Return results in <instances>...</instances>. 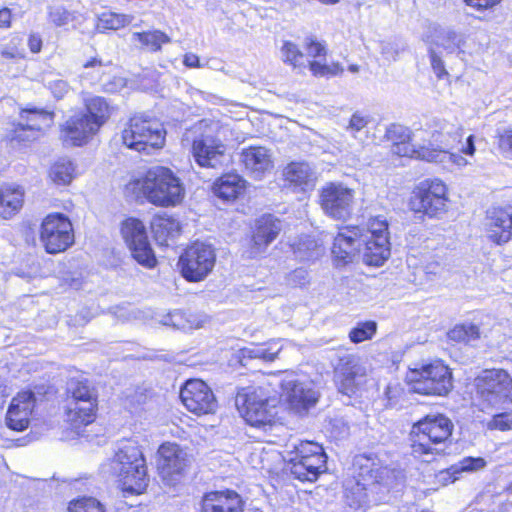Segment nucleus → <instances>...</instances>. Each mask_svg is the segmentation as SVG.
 <instances>
[{"label": "nucleus", "mask_w": 512, "mask_h": 512, "mask_svg": "<svg viewBox=\"0 0 512 512\" xmlns=\"http://www.w3.org/2000/svg\"><path fill=\"white\" fill-rule=\"evenodd\" d=\"M381 53L389 61L396 60L398 56V50L391 43H384L381 47Z\"/></svg>", "instance_id": "obj_64"}, {"label": "nucleus", "mask_w": 512, "mask_h": 512, "mask_svg": "<svg viewBox=\"0 0 512 512\" xmlns=\"http://www.w3.org/2000/svg\"><path fill=\"white\" fill-rule=\"evenodd\" d=\"M216 261L213 247L203 242L190 245L180 256L178 265L182 276L191 282L205 279L212 271Z\"/></svg>", "instance_id": "obj_11"}, {"label": "nucleus", "mask_w": 512, "mask_h": 512, "mask_svg": "<svg viewBox=\"0 0 512 512\" xmlns=\"http://www.w3.org/2000/svg\"><path fill=\"white\" fill-rule=\"evenodd\" d=\"M306 50L308 56L313 58L321 57L326 54L325 46L314 39H307Z\"/></svg>", "instance_id": "obj_59"}, {"label": "nucleus", "mask_w": 512, "mask_h": 512, "mask_svg": "<svg viewBox=\"0 0 512 512\" xmlns=\"http://www.w3.org/2000/svg\"><path fill=\"white\" fill-rule=\"evenodd\" d=\"M70 398L67 404V422L80 434V428L95 419L97 396L95 390L86 381H71L68 387Z\"/></svg>", "instance_id": "obj_8"}, {"label": "nucleus", "mask_w": 512, "mask_h": 512, "mask_svg": "<svg viewBox=\"0 0 512 512\" xmlns=\"http://www.w3.org/2000/svg\"><path fill=\"white\" fill-rule=\"evenodd\" d=\"M121 233L137 263L148 269L154 268L157 259L142 221L136 218L126 219L122 223Z\"/></svg>", "instance_id": "obj_16"}, {"label": "nucleus", "mask_w": 512, "mask_h": 512, "mask_svg": "<svg viewBox=\"0 0 512 512\" xmlns=\"http://www.w3.org/2000/svg\"><path fill=\"white\" fill-rule=\"evenodd\" d=\"M180 398L187 410L196 415L214 413L218 406L210 387L199 379L188 380L180 391Z\"/></svg>", "instance_id": "obj_18"}, {"label": "nucleus", "mask_w": 512, "mask_h": 512, "mask_svg": "<svg viewBox=\"0 0 512 512\" xmlns=\"http://www.w3.org/2000/svg\"><path fill=\"white\" fill-rule=\"evenodd\" d=\"M295 253L302 261L313 260L320 254L316 242L310 239H307L305 242L298 243Z\"/></svg>", "instance_id": "obj_52"}, {"label": "nucleus", "mask_w": 512, "mask_h": 512, "mask_svg": "<svg viewBox=\"0 0 512 512\" xmlns=\"http://www.w3.org/2000/svg\"><path fill=\"white\" fill-rule=\"evenodd\" d=\"M85 106L87 117L91 121L97 122V127L100 128L110 116V107L107 101L99 96H94L86 99Z\"/></svg>", "instance_id": "obj_39"}, {"label": "nucleus", "mask_w": 512, "mask_h": 512, "mask_svg": "<svg viewBox=\"0 0 512 512\" xmlns=\"http://www.w3.org/2000/svg\"><path fill=\"white\" fill-rule=\"evenodd\" d=\"M457 148H459L463 154L473 156L476 150L474 145V136H468L466 142L464 144H459Z\"/></svg>", "instance_id": "obj_63"}, {"label": "nucleus", "mask_w": 512, "mask_h": 512, "mask_svg": "<svg viewBox=\"0 0 512 512\" xmlns=\"http://www.w3.org/2000/svg\"><path fill=\"white\" fill-rule=\"evenodd\" d=\"M489 429H498L500 431H507L512 429V414L501 413L495 415L488 423Z\"/></svg>", "instance_id": "obj_53"}, {"label": "nucleus", "mask_w": 512, "mask_h": 512, "mask_svg": "<svg viewBox=\"0 0 512 512\" xmlns=\"http://www.w3.org/2000/svg\"><path fill=\"white\" fill-rule=\"evenodd\" d=\"M370 473V477L373 479L370 485V492L382 494V496L375 499V502L379 503L390 502L391 496L389 494L391 490L398 492L405 479L402 470L387 466L371 468Z\"/></svg>", "instance_id": "obj_22"}, {"label": "nucleus", "mask_w": 512, "mask_h": 512, "mask_svg": "<svg viewBox=\"0 0 512 512\" xmlns=\"http://www.w3.org/2000/svg\"><path fill=\"white\" fill-rule=\"evenodd\" d=\"M47 87L57 99L63 98L70 90L69 84L63 79L49 80Z\"/></svg>", "instance_id": "obj_54"}, {"label": "nucleus", "mask_w": 512, "mask_h": 512, "mask_svg": "<svg viewBox=\"0 0 512 512\" xmlns=\"http://www.w3.org/2000/svg\"><path fill=\"white\" fill-rule=\"evenodd\" d=\"M189 312L176 310L169 315V321L172 326L180 330H191V325L187 324Z\"/></svg>", "instance_id": "obj_57"}, {"label": "nucleus", "mask_w": 512, "mask_h": 512, "mask_svg": "<svg viewBox=\"0 0 512 512\" xmlns=\"http://www.w3.org/2000/svg\"><path fill=\"white\" fill-rule=\"evenodd\" d=\"M281 351V346L277 342H270L263 345H252L239 350V361L243 366L249 364L251 360H260L263 362H272Z\"/></svg>", "instance_id": "obj_35"}, {"label": "nucleus", "mask_w": 512, "mask_h": 512, "mask_svg": "<svg viewBox=\"0 0 512 512\" xmlns=\"http://www.w3.org/2000/svg\"><path fill=\"white\" fill-rule=\"evenodd\" d=\"M380 235L389 237L388 223L385 217L376 216L370 218L367 225V231L364 233V237L376 238Z\"/></svg>", "instance_id": "obj_49"}, {"label": "nucleus", "mask_w": 512, "mask_h": 512, "mask_svg": "<svg viewBox=\"0 0 512 512\" xmlns=\"http://www.w3.org/2000/svg\"><path fill=\"white\" fill-rule=\"evenodd\" d=\"M40 240L50 254L65 251L74 242L72 223L62 213L47 215L41 225Z\"/></svg>", "instance_id": "obj_15"}, {"label": "nucleus", "mask_w": 512, "mask_h": 512, "mask_svg": "<svg viewBox=\"0 0 512 512\" xmlns=\"http://www.w3.org/2000/svg\"><path fill=\"white\" fill-rule=\"evenodd\" d=\"M287 281L290 285L305 286L309 283V273L304 268H297L287 276Z\"/></svg>", "instance_id": "obj_55"}, {"label": "nucleus", "mask_w": 512, "mask_h": 512, "mask_svg": "<svg viewBox=\"0 0 512 512\" xmlns=\"http://www.w3.org/2000/svg\"><path fill=\"white\" fill-rule=\"evenodd\" d=\"M414 138L434 149L451 150L461 144L462 128L443 119H432L425 128L415 129Z\"/></svg>", "instance_id": "obj_14"}, {"label": "nucleus", "mask_w": 512, "mask_h": 512, "mask_svg": "<svg viewBox=\"0 0 512 512\" xmlns=\"http://www.w3.org/2000/svg\"><path fill=\"white\" fill-rule=\"evenodd\" d=\"M422 147H427L426 144L415 142V144H410V141L405 142H396L392 146L393 154L402 156V157H415L421 159L419 156V151Z\"/></svg>", "instance_id": "obj_50"}, {"label": "nucleus", "mask_w": 512, "mask_h": 512, "mask_svg": "<svg viewBox=\"0 0 512 512\" xmlns=\"http://www.w3.org/2000/svg\"><path fill=\"white\" fill-rule=\"evenodd\" d=\"M98 130L97 122L91 121L84 113H78L66 121L63 132L66 141L81 146Z\"/></svg>", "instance_id": "obj_30"}, {"label": "nucleus", "mask_w": 512, "mask_h": 512, "mask_svg": "<svg viewBox=\"0 0 512 512\" xmlns=\"http://www.w3.org/2000/svg\"><path fill=\"white\" fill-rule=\"evenodd\" d=\"M281 396L295 413H306L314 407L319 400L320 393L312 381L299 378L294 374H287L280 381Z\"/></svg>", "instance_id": "obj_13"}, {"label": "nucleus", "mask_w": 512, "mask_h": 512, "mask_svg": "<svg viewBox=\"0 0 512 512\" xmlns=\"http://www.w3.org/2000/svg\"><path fill=\"white\" fill-rule=\"evenodd\" d=\"M320 206L324 213L336 220H346L353 214L356 198L355 191L348 186L326 183L320 190Z\"/></svg>", "instance_id": "obj_12"}, {"label": "nucleus", "mask_w": 512, "mask_h": 512, "mask_svg": "<svg viewBox=\"0 0 512 512\" xmlns=\"http://www.w3.org/2000/svg\"><path fill=\"white\" fill-rule=\"evenodd\" d=\"M281 57L285 63L294 68L305 67L304 54L298 46L291 41H284L281 47Z\"/></svg>", "instance_id": "obj_44"}, {"label": "nucleus", "mask_w": 512, "mask_h": 512, "mask_svg": "<svg viewBox=\"0 0 512 512\" xmlns=\"http://www.w3.org/2000/svg\"><path fill=\"white\" fill-rule=\"evenodd\" d=\"M24 191L20 187L0 186V217L11 218L22 208Z\"/></svg>", "instance_id": "obj_33"}, {"label": "nucleus", "mask_w": 512, "mask_h": 512, "mask_svg": "<svg viewBox=\"0 0 512 512\" xmlns=\"http://www.w3.org/2000/svg\"><path fill=\"white\" fill-rule=\"evenodd\" d=\"M448 189L440 179L421 181L413 190L409 206L416 213L437 217L447 211Z\"/></svg>", "instance_id": "obj_10"}, {"label": "nucleus", "mask_w": 512, "mask_h": 512, "mask_svg": "<svg viewBox=\"0 0 512 512\" xmlns=\"http://www.w3.org/2000/svg\"><path fill=\"white\" fill-rule=\"evenodd\" d=\"M309 68L316 77L336 76L343 73V67L339 63L328 65L314 60L309 62Z\"/></svg>", "instance_id": "obj_48"}, {"label": "nucleus", "mask_w": 512, "mask_h": 512, "mask_svg": "<svg viewBox=\"0 0 512 512\" xmlns=\"http://www.w3.org/2000/svg\"><path fill=\"white\" fill-rule=\"evenodd\" d=\"M132 21L133 16L131 15L118 14L110 11L104 12L98 18L97 29L99 31L118 30L129 25Z\"/></svg>", "instance_id": "obj_42"}, {"label": "nucleus", "mask_w": 512, "mask_h": 512, "mask_svg": "<svg viewBox=\"0 0 512 512\" xmlns=\"http://www.w3.org/2000/svg\"><path fill=\"white\" fill-rule=\"evenodd\" d=\"M151 228L160 245H168V240L177 237L181 231L180 223L167 214L154 216Z\"/></svg>", "instance_id": "obj_34"}, {"label": "nucleus", "mask_w": 512, "mask_h": 512, "mask_svg": "<svg viewBox=\"0 0 512 512\" xmlns=\"http://www.w3.org/2000/svg\"><path fill=\"white\" fill-rule=\"evenodd\" d=\"M121 138L126 147L150 154L163 146L165 131L157 120L134 116L122 131Z\"/></svg>", "instance_id": "obj_6"}, {"label": "nucleus", "mask_w": 512, "mask_h": 512, "mask_svg": "<svg viewBox=\"0 0 512 512\" xmlns=\"http://www.w3.org/2000/svg\"><path fill=\"white\" fill-rule=\"evenodd\" d=\"M363 230L358 226H346L334 238L332 255L336 266L352 263L361 254Z\"/></svg>", "instance_id": "obj_20"}, {"label": "nucleus", "mask_w": 512, "mask_h": 512, "mask_svg": "<svg viewBox=\"0 0 512 512\" xmlns=\"http://www.w3.org/2000/svg\"><path fill=\"white\" fill-rule=\"evenodd\" d=\"M362 260L369 266H381L390 257L389 237L380 235L376 238L362 237Z\"/></svg>", "instance_id": "obj_32"}, {"label": "nucleus", "mask_w": 512, "mask_h": 512, "mask_svg": "<svg viewBox=\"0 0 512 512\" xmlns=\"http://www.w3.org/2000/svg\"><path fill=\"white\" fill-rule=\"evenodd\" d=\"M499 147L512 157V130H505L499 135Z\"/></svg>", "instance_id": "obj_60"}, {"label": "nucleus", "mask_w": 512, "mask_h": 512, "mask_svg": "<svg viewBox=\"0 0 512 512\" xmlns=\"http://www.w3.org/2000/svg\"><path fill=\"white\" fill-rule=\"evenodd\" d=\"M475 385L482 409L512 403V378L505 370H485L475 379Z\"/></svg>", "instance_id": "obj_9"}, {"label": "nucleus", "mask_w": 512, "mask_h": 512, "mask_svg": "<svg viewBox=\"0 0 512 512\" xmlns=\"http://www.w3.org/2000/svg\"><path fill=\"white\" fill-rule=\"evenodd\" d=\"M489 239L497 244L506 243L512 236L511 208L493 207L487 211L485 222Z\"/></svg>", "instance_id": "obj_27"}, {"label": "nucleus", "mask_w": 512, "mask_h": 512, "mask_svg": "<svg viewBox=\"0 0 512 512\" xmlns=\"http://www.w3.org/2000/svg\"><path fill=\"white\" fill-rule=\"evenodd\" d=\"M278 400L259 387L240 388L235 397V404L248 424L255 427L271 426L277 414Z\"/></svg>", "instance_id": "obj_4"}, {"label": "nucleus", "mask_w": 512, "mask_h": 512, "mask_svg": "<svg viewBox=\"0 0 512 512\" xmlns=\"http://www.w3.org/2000/svg\"><path fill=\"white\" fill-rule=\"evenodd\" d=\"M369 122L370 119L368 116H365L360 112H355L351 116L347 130L350 131L352 134H355L356 132H359L362 129H364Z\"/></svg>", "instance_id": "obj_56"}, {"label": "nucleus", "mask_w": 512, "mask_h": 512, "mask_svg": "<svg viewBox=\"0 0 512 512\" xmlns=\"http://www.w3.org/2000/svg\"><path fill=\"white\" fill-rule=\"evenodd\" d=\"M366 369L359 358L347 355L340 359L335 369V383L338 391L344 395L352 396L364 383Z\"/></svg>", "instance_id": "obj_21"}, {"label": "nucleus", "mask_w": 512, "mask_h": 512, "mask_svg": "<svg viewBox=\"0 0 512 512\" xmlns=\"http://www.w3.org/2000/svg\"><path fill=\"white\" fill-rule=\"evenodd\" d=\"M105 64L101 59L93 57L83 64V73L80 75L82 79L89 80L91 83L100 81L104 73Z\"/></svg>", "instance_id": "obj_47"}, {"label": "nucleus", "mask_w": 512, "mask_h": 512, "mask_svg": "<svg viewBox=\"0 0 512 512\" xmlns=\"http://www.w3.org/2000/svg\"><path fill=\"white\" fill-rule=\"evenodd\" d=\"M401 394V388L398 384L391 385L389 384L385 389V395L391 405L397 403V399Z\"/></svg>", "instance_id": "obj_61"}, {"label": "nucleus", "mask_w": 512, "mask_h": 512, "mask_svg": "<svg viewBox=\"0 0 512 512\" xmlns=\"http://www.w3.org/2000/svg\"><path fill=\"white\" fill-rule=\"evenodd\" d=\"M406 378L412 390L418 394L445 396L453 388L452 373L448 366L440 361L410 368Z\"/></svg>", "instance_id": "obj_5"}, {"label": "nucleus", "mask_w": 512, "mask_h": 512, "mask_svg": "<svg viewBox=\"0 0 512 512\" xmlns=\"http://www.w3.org/2000/svg\"><path fill=\"white\" fill-rule=\"evenodd\" d=\"M281 230V221L271 214L263 215L257 219L248 256L256 258L263 254Z\"/></svg>", "instance_id": "obj_23"}, {"label": "nucleus", "mask_w": 512, "mask_h": 512, "mask_svg": "<svg viewBox=\"0 0 512 512\" xmlns=\"http://www.w3.org/2000/svg\"><path fill=\"white\" fill-rule=\"evenodd\" d=\"M244 188V180L237 174H225L213 185L215 195L229 201L237 198Z\"/></svg>", "instance_id": "obj_36"}, {"label": "nucleus", "mask_w": 512, "mask_h": 512, "mask_svg": "<svg viewBox=\"0 0 512 512\" xmlns=\"http://www.w3.org/2000/svg\"><path fill=\"white\" fill-rule=\"evenodd\" d=\"M387 137L389 140H391L394 143L396 142H405V141H413V142H419L420 139L414 138V132L411 133L410 130L400 124H392L387 129Z\"/></svg>", "instance_id": "obj_51"}, {"label": "nucleus", "mask_w": 512, "mask_h": 512, "mask_svg": "<svg viewBox=\"0 0 512 512\" xmlns=\"http://www.w3.org/2000/svg\"><path fill=\"white\" fill-rule=\"evenodd\" d=\"M132 42L139 43L141 47L151 52H158L161 50L162 45L170 43L171 39L166 33L160 30H152L133 33Z\"/></svg>", "instance_id": "obj_38"}, {"label": "nucleus", "mask_w": 512, "mask_h": 512, "mask_svg": "<svg viewBox=\"0 0 512 512\" xmlns=\"http://www.w3.org/2000/svg\"><path fill=\"white\" fill-rule=\"evenodd\" d=\"M284 186L293 192H306L315 186L317 175L308 162L293 161L282 172Z\"/></svg>", "instance_id": "obj_25"}, {"label": "nucleus", "mask_w": 512, "mask_h": 512, "mask_svg": "<svg viewBox=\"0 0 512 512\" xmlns=\"http://www.w3.org/2000/svg\"><path fill=\"white\" fill-rule=\"evenodd\" d=\"M240 162L255 179H261L273 168L272 154L262 146H250L240 153Z\"/></svg>", "instance_id": "obj_29"}, {"label": "nucleus", "mask_w": 512, "mask_h": 512, "mask_svg": "<svg viewBox=\"0 0 512 512\" xmlns=\"http://www.w3.org/2000/svg\"><path fill=\"white\" fill-rule=\"evenodd\" d=\"M104 475L117 478L123 490L140 494L148 486L146 460L136 441L123 440L112 458L101 465Z\"/></svg>", "instance_id": "obj_1"}, {"label": "nucleus", "mask_w": 512, "mask_h": 512, "mask_svg": "<svg viewBox=\"0 0 512 512\" xmlns=\"http://www.w3.org/2000/svg\"><path fill=\"white\" fill-rule=\"evenodd\" d=\"M54 121V112L46 108L27 105L20 111V121L13 130L12 139L19 142L33 141L41 130L49 128Z\"/></svg>", "instance_id": "obj_17"}, {"label": "nucleus", "mask_w": 512, "mask_h": 512, "mask_svg": "<svg viewBox=\"0 0 512 512\" xmlns=\"http://www.w3.org/2000/svg\"><path fill=\"white\" fill-rule=\"evenodd\" d=\"M429 56L431 67L438 78H441L447 75V71L444 66V62L441 57L438 55V51L434 47H429Z\"/></svg>", "instance_id": "obj_58"}, {"label": "nucleus", "mask_w": 512, "mask_h": 512, "mask_svg": "<svg viewBox=\"0 0 512 512\" xmlns=\"http://www.w3.org/2000/svg\"><path fill=\"white\" fill-rule=\"evenodd\" d=\"M289 456L290 472L301 481H315L327 469V456L316 442L301 441L294 445Z\"/></svg>", "instance_id": "obj_7"}, {"label": "nucleus", "mask_w": 512, "mask_h": 512, "mask_svg": "<svg viewBox=\"0 0 512 512\" xmlns=\"http://www.w3.org/2000/svg\"><path fill=\"white\" fill-rule=\"evenodd\" d=\"M419 156L421 160L440 163L444 167H447L449 164H454L458 167H463L468 164V161L463 156L457 153H451L450 150L422 147L419 151Z\"/></svg>", "instance_id": "obj_37"}, {"label": "nucleus", "mask_w": 512, "mask_h": 512, "mask_svg": "<svg viewBox=\"0 0 512 512\" xmlns=\"http://www.w3.org/2000/svg\"><path fill=\"white\" fill-rule=\"evenodd\" d=\"M75 175V166L71 160L61 158L56 161L50 168L49 177L58 185H68L71 183Z\"/></svg>", "instance_id": "obj_40"}, {"label": "nucleus", "mask_w": 512, "mask_h": 512, "mask_svg": "<svg viewBox=\"0 0 512 512\" xmlns=\"http://www.w3.org/2000/svg\"><path fill=\"white\" fill-rule=\"evenodd\" d=\"M202 512H243V502L234 491L210 492L203 497Z\"/></svg>", "instance_id": "obj_31"}, {"label": "nucleus", "mask_w": 512, "mask_h": 512, "mask_svg": "<svg viewBox=\"0 0 512 512\" xmlns=\"http://www.w3.org/2000/svg\"><path fill=\"white\" fill-rule=\"evenodd\" d=\"M35 405V396L31 391L20 392L15 396L6 414L7 426L15 431H23L29 425V417Z\"/></svg>", "instance_id": "obj_26"}, {"label": "nucleus", "mask_w": 512, "mask_h": 512, "mask_svg": "<svg viewBox=\"0 0 512 512\" xmlns=\"http://www.w3.org/2000/svg\"><path fill=\"white\" fill-rule=\"evenodd\" d=\"M377 331V324L374 321L359 323L349 332V338L353 343H360L371 339Z\"/></svg>", "instance_id": "obj_45"}, {"label": "nucleus", "mask_w": 512, "mask_h": 512, "mask_svg": "<svg viewBox=\"0 0 512 512\" xmlns=\"http://www.w3.org/2000/svg\"><path fill=\"white\" fill-rule=\"evenodd\" d=\"M486 461L481 457H465L460 460L457 464L452 465L447 471L442 472L443 476H448L449 478L444 477L445 480H450V482H454L458 479L457 475L461 472H472L477 471L485 467Z\"/></svg>", "instance_id": "obj_41"}, {"label": "nucleus", "mask_w": 512, "mask_h": 512, "mask_svg": "<svg viewBox=\"0 0 512 512\" xmlns=\"http://www.w3.org/2000/svg\"><path fill=\"white\" fill-rule=\"evenodd\" d=\"M158 453V469L164 478L181 474L189 463L187 453L177 444H162Z\"/></svg>", "instance_id": "obj_28"}, {"label": "nucleus", "mask_w": 512, "mask_h": 512, "mask_svg": "<svg viewBox=\"0 0 512 512\" xmlns=\"http://www.w3.org/2000/svg\"><path fill=\"white\" fill-rule=\"evenodd\" d=\"M423 40L434 47L437 51L442 49L447 54H453L460 51L465 44V35L447 26L432 24L428 27L427 32L423 35Z\"/></svg>", "instance_id": "obj_24"}, {"label": "nucleus", "mask_w": 512, "mask_h": 512, "mask_svg": "<svg viewBox=\"0 0 512 512\" xmlns=\"http://www.w3.org/2000/svg\"><path fill=\"white\" fill-rule=\"evenodd\" d=\"M454 425L443 414H428L412 426L411 454L425 462L433 460L435 455L444 453V445L452 435Z\"/></svg>", "instance_id": "obj_2"}, {"label": "nucleus", "mask_w": 512, "mask_h": 512, "mask_svg": "<svg viewBox=\"0 0 512 512\" xmlns=\"http://www.w3.org/2000/svg\"><path fill=\"white\" fill-rule=\"evenodd\" d=\"M480 335L479 327L473 323L456 325L448 332L449 339L456 342H464L466 344H472L480 338Z\"/></svg>", "instance_id": "obj_43"}, {"label": "nucleus", "mask_w": 512, "mask_h": 512, "mask_svg": "<svg viewBox=\"0 0 512 512\" xmlns=\"http://www.w3.org/2000/svg\"><path fill=\"white\" fill-rule=\"evenodd\" d=\"M68 512H105L103 505L95 498L83 497L71 501Z\"/></svg>", "instance_id": "obj_46"}, {"label": "nucleus", "mask_w": 512, "mask_h": 512, "mask_svg": "<svg viewBox=\"0 0 512 512\" xmlns=\"http://www.w3.org/2000/svg\"><path fill=\"white\" fill-rule=\"evenodd\" d=\"M195 162L204 168L221 167L225 160V145L210 133L195 135L191 141Z\"/></svg>", "instance_id": "obj_19"}, {"label": "nucleus", "mask_w": 512, "mask_h": 512, "mask_svg": "<svg viewBox=\"0 0 512 512\" xmlns=\"http://www.w3.org/2000/svg\"><path fill=\"white\" fill-rule=\"evenodd\" d=\"M135 186L152 204L161 207L179 204L185 195V188L180 179L163 166L150 168L142 179L135 181Z\"/></svg>", "instance_id": "obj_3"}, {"label": "nucleus", "mask_w": 512, "mask_h": 512, "mask_svg": "<svg viewBox=\"0 0 512 512\" xmlns=\"http://www.w3.org/2000/svg\"><path fill=\"white\" fill-rule=\"evenodd\" d=\"M467 5L477 8L478 10L487 9L498 4L501 0H464Z\"/></svg>", "instance_id": "obj_62"}]
</instances>
